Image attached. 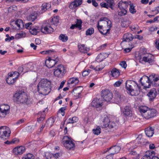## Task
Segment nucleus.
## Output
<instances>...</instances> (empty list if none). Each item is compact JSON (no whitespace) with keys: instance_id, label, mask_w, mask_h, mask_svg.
Returning a JSON list of instances; mask_svg holds the SVG:
<instances>
[{"instance_id":"nucleus-1","label":"nucleus","mask_w":159,"mask_h":159,"mask_svg":"<svg viewBox=\"0 0 159 159\" xmlns=\"http://www.w3.org/2000/svg\"><path fill=\"white\" fill-rule=\"evenodd\" d=\"M125 88L129 94L132 96H136L140 92V87L135 82L128 80L126 82Z\"/></svg>"},{"instance_id":"nucleus-2","label":"nucleus","mask_w":159,"mask_h":159,"mask_svg":"<svg viewBox=\"0 0 159 159\" xmlns=\"http://www.w3.org/2000/svg\"><path fill=\"white\" fill-rule=\"evenodd\" d=\"M51 89V82L47 79L41 80L38 85V92L43 95H47L50 92Z\"/></svg>"},{"instance_id":"nucleus-3","label":"nucleus","mask_w":159,"mask_h":159,"mask_svg":"<svg viewBox=\"0 0 159 159\" xmlns=\"http://www.w3.org/2000/svg\"><path fill=\"white\" fill-rule=\"evenodd\" d=\"M100 123L101 127L105 128L108 131L113 128H116L117 123L110 121L109 117L106 115H103L101 116Z\"/></svg>"},{"instance_id":"nucleus-4","label":"nucleus","mask_w":159,"mask_h":159,"mask_svg":"<svg viewBox=\"0 0 159 159\" xmlns=\"http://www.w3.org/2000/svg\"><path fill=\"white\" fill-rule=\"evenodd\" d=\"M13 100L18 103L28 104L30 103L26 93L22 91L17 92L14 95Z\"/></svg>"},{"instance_id":"nucleus-5","label":"nucleus","mask_w":159,"mask_h":159,"mask_svg":"<svg viewBox=\"0 0 159 159\" xmlns=\"http://www.w3.org/2000/svg\"><path fill=\"white\" fill-rule=\"evenodd\" d=\"M139 110L142 116L146 119H148L155 116L157 112L155 109H151L147 106H141Z\"/></svg>"},{"instance_id":"nucleus-6","label":"nucleus","mask_w":159,"mask_h":159,"mask_svg":"<svg viewBox=\"0 0 159 159\" xmlns=\"http://www.w3.org/2000/svg\"><path fill=\"white\" fill-rule=\"evenodd\" d=\"M66 72V69L64 66L61 64L58 65L54 69V75L58 77H61Z\"/></svg>"},{"instance_id":"nucleus-7","label":"nucleus","mask_w":159,"mask_h":159,"mask_svg":"<svg viewBox=\"0 0 159 159\" xmlns=\"http://www.w3.org/2000/svg\"><path fill=\"white\" fill-rule=\"evenodd\" d=\"M154 57L152 54L150 53L143 54L140 56V61H144L145 62H148L150 65H152L154 63Z\"/></svg>"},{"instance_id":"nucleus-8","label":"nucleus","mask_w":159,"mask_h":159,"mask_svg":"<svg viewBox=\"0 0 159 159\" xmlns=\"http://www.w3.org/2000/svg\"><path fill=\"white\" fill-rule=\"evenodd\" d=\"M62 143L64 146L67 149H73L74 148L75 143L72 142V139L67 136L63 137Z\"/></svg>"},{"instance_id":"nucleus-9","label":"nucleus","mask_w":159,"mask_h":159,"mask_svg":"<svg viewBox=\"0 0 159 159\" xmlns=\"http://www.w3.org/2000/svg\"><path fill=\"white\" fill-rule=\"evenodd\" d=\"M41 32L45 34H50L53 32L51 25L46 21H44L41 28Z\"/></svg>"},{"instance_id":"nucleus-10","label":"nucleus","mask_w":159,"mask_h":159,"mask_svg":"<svg viewBox=\"0 0 159 159\" xmlns=\"http://www.w3.org/2000/svg\"><path fill=\"white\" fill-rule=\"evenodd\" d=\"M2 133L1 135V139L2 140H5L8 139L10 136L11 134V131L9 127L6 126H1V133Z\"/></svg>"},{"instance_id":"nucleus-11","label":"nucleus","mask_w":159,"mask_h":159,"mask_svg":"<svg viewBox=\"0 0 159 159\" xmlns=\"http://www.w3.org/2000/svg\"><path fill=\"white\" fill-rule=\"evenodd\" d=\"M59 60L57 57L55 59H52L49 57L46 60L45 63L48 67L51 68L55 66H57L59 63Z\"/></svg>"},{"instance_id":"nucleus-12","label":"nucleus","mask_w":159,"mask_h":159,"mask_svg":"<svg viewBox=\"0 0 159 159\" xmlns=\"http://www.w3.org/2000/svg\"><path fill=\"white\" fill-rule=\"evenodd\" d=\"M101 95L104 100L107 101H110L113 97L112 93L108 89L103 90Z\"/></svg>"},{"instance_id":"nucleus-13","label":"nucleus","mask_w":159,"mask_h":159,"mask_svg":"<svg viewBox=\"0 0 159 159\" xmlns=\"http://www.w3.org/2000/svg\"><path fill=\"white\" fill-rule=\"evenodd\" d=\"M123 116L125 117H131L133 115L131 107L129 106H126L123 108L121 109Z\"/></svg>"},{"instance_id":"nucleus-14","label":"nucleus","mask_w":159,"mask_h":159,"mask_svg":"<svg viewBox=\"0 0 159 159\" xmlns=\"http://www.w3.org/2000/svg\"><path fill=\"white\" fill-rule=\"evenodd\" d=\"M10 106L7 104L1 105V117H4L10 112Z\"/></svg>"},{"instance_id":"nucleus-15","label":"nucleus","mask_w":159,"mask_h":159,"mask_svg":"<svg viewBox=\"0 0 159 159\" xmlns=\"http://www.w3.org/2000/svg\"><path fill=\"white\" fill-rule=\"evenodd\" d=\"M104 100L102 98H95L92 102L91 105L92 106L96 108H99L100 110L102 109V106Z\"/></svg>"},{"instance_id":"nucleus-16","label":"nucleus","mask_w":159,"mask_h":159,"mask_svg":"<svg viewBox=\"0 0 159 159\" xmlns=\"http://www.w3.org/2000/svg\"><path fill=\"white\" fill-rule=\"evenodd\" d=\"M25 148L24 146H17L13 148L12 152L16 155H21L25 152Z\"/></svg>"},{"instance_id":"nucleus-17","label":"nucleus","mask_w":159,"mask_h":159,"mask_svg":"<svg viewBox=\"0 0 159 159\" xmlns=\"http://www.w3.org/2000/svg\"><path fill=\"white\" fill-rule=\"evenodd\" d=\"M82 3V0H75L70 3L69 7L71 9L73 10L80 5Z\"/></svg>"},{"instance_id":"nucleus-18","label":"nucleus","mask_w":159,"mask_h":159,"mask_svg":"<svg viewBox=\"0 0 159 159\" xmlns=\"http://www.w3.org/2000/svg\"><path fill=\"white\" fill-rule=\"evenodd\" d=\"M51 7V5L50 4L47 3H43L41 7V9L39 10V13L40 14H43L47 10L50 9Z\"/></svg>"},{"instance_id":"nucleus-19","label":"nucleus","mask_w":159,"mask_h":159,"mask_svg":"<svg viewBox=\"0 0 159 159\" xmlns=\"http://www.w3.org/2000/svg\"><path fill=\"white\" fill-rule=\"evenodd\" d=\"M109 54L107 53L103 52L99 54L96 58V61L98 62H100L107 57Z\"/></svg>"},{"instance_id":"nucleus-20","label":"nucleus","mask_w":159,"mask_h":159,"mask_svg":"<svg viewBox=\"0 0 159 159\" xmlns=\"http://www.w3.org/2000/svg\"><path fill=\"white\" fill-rule=\"evenodd\" d=\"M37 13L34 11L27 17V20L30 21H34L37 17Z\"/></svg>"},{"instance_id":"nucleus-21","label":"nucleus","mask_w":159,"mask_h":159,"mask_svg":"<svg viewBox=\"0 0 159 159\" xmlns=\"http://www.w3.org/2000/svg\"><path fill=\"white\" fill-rule=\"evenodd\" d=\"M133 36L131 33H125L123 36V41L129 42L133 40Z\"/></svg>"},{"instance_id":"nucleus-22","label":"nucleus","mask_w":159,"mask_h":159,"mask_svg":"<svg viewBox=\"0 0 159 159\" xmlns=\"http://www.w3.org/2000/svg\"><path fill=\"white\" fill-rule=\"evenodd\" d=\"M154 129L151 127H148L145 129V132L147 136L148 137L152 136L154 134Z\"/></svg>"},{"instance_id":"nucleus-23","label":"nucleus","mask_w":159,"mask_h":159,"mask_svg":"<svg viewBox=\"0 0 159 159\" xmlns=\"http://www.w3.org/2000/svg\"><path fill=\"white\" fill-rule=\"evenodd\" d=\"M40 30H41V29H40L39 27L37 26L32 27L29 30L30 33L34 35H36L39 32Z\"/></svg>"},{"instance_id":"nucleus-24","label":"nucleus","mask_w":159,"mask_h":159,"mask_svg":"<svg viewBox=\"0 0 159 159\" xmlns=\"http://www.w3.org/2000/svg\"><path fill=\"white\" fill-rule=\"evenodd\" d=\"M57 16L52 17L48 20H46V21L48 22V23H49L51 25H55L57 24L59 22L58 20L57 19Z\"/></svg>"},{"instance_id":"nucleus-25","label":"nucleus","mask_w":159,"mask_h":159,"mask_svg":"<svg viewBox=\"0 0 159 159\" xmlns=\"http://www.w3.org/2000/svg\"><path fill=\"white\" fill-rule=\"evenodd\" d=\"M79 50L81 52L87 53L89 50V48L85 46L84 44H78Z\"/></svg>"},{"instance_id":"nucleus-26","label":"nucleus","mask_w":159,"mask_h":159,"mask_svg":"<svg viewBox=\"0 0 159 159\" xmlns=\"http://www.w3.org/2000/svg\"><path fill=\"white\" fill-rule=\"evenodd\" d=\"M37 118V121L39 123L42 122L44 119L45 118V115L44 114V111L42 112H39L38 113V117Z\"/></svg>"},{"instance_id":"nucleus-27","label":"nucleus","mask_w":159,"mask_h":159,"mask_svg":"<svg viewBox=\"0 0 159 159\" xmlns=\"http://www.w3.org/2000/svg\"><path fill=\"white\" fill-rule=\"evenodd\" d=\"M124 97L121 95L120 93L118 92H116L115 100L116 102H122L124 100Z\"/></svg>"},{"instance_id":"nucleus-28","label":"nucleus","mask_w":159,"mask_h":159,"mask_svg":"<svg viewBox=\"0 0 159 159\" xmlns=\"http://www.w3.org/2000/svg\"><path fill=\"white\" fill-rule=\"evenodd\" d=\"M156 93L157 91L156 89H152L150 90L148 94V95L151 99H153L156 97Z\"/></svg>"},{"instance_id":"nucleus-29","label":"nucleus","mask_w":159,"mask_h":159,"mask_svg":"<svg viewBox=\"0 0 159 159\" xmlns=\"http://www.w3.org/2000/svg\"><path fill=\"white\" fill-rule=\"evenodd\" d=\"M15 25L17 26L16 29L18 30H20L22 27L24 26L22 20L20 19H18L15 22Z\"/></svg>"},{"instance_id":"nucleus-30","label":"nucleus","mask_w":159,"mask_h":159,"mask_svg":"<svg viewBox=\"0 0 159 159\" xmlns=\"http://www.w3.org/2000/svg\"><path fill=\"white\" fill-rule=\"evenodd\" d=\"M121 148L120 147L117 146H114L110 148L109 149H107L109 150L111 149L112 151V152L114 154L117 153L120 151Z\"/></svg>"},{"instance_id":"nucleus-31","label":"nucleus","mask_w":159,"mask_h":159,"mask_svg":"<svg viewBox=\"0 0 159 159\" xmlns=\"http://www.w3.org/2000/svg\"><path fill=\"white\" fill-rule=\"evenodd\" d=\"M79 82V80L78 78H71L69 79L68 83L69 84H77Z\"/></svg>"},{"instance_id":"nucleus-32","label":"nucleus","mask_w":159,"mask_h":159,"mask_svg":"<svg viewBox=\"0 0 159 159\" xmlns=\"http://www.w3.org/2000/svg\"><path fill=\"white\" fill-rule=\"evenodd\" d=\"M128 4L129 5V10L130 12L132 14L135 13L136 12V10L135 8V6L130 2H128Z\"/></svg>"},{"instance_id":"nucleus-33","label":"nucleus","mask_w":159,"mask_h":159,"mask_svg":"<svg viewBox=\"0 0 159 159\" xmlns=\"http://www.w3.org/2000/svg\"><path fill=\"white\" fill-rule=\"evenodd\" d=\"M106 2V4L108 6V8H110L111 9L113 10V7L115 5L114 1V0H105Z\"/></svg>"},{"instance_id":"nucleus-34","label":"nucleus","mask_w":159,"mask_h":159,"mask_svg":"<svg viewBox=\"0 0 159 159\" xmlns=\"http://www.w3.org/2000/svg\"><path fill=\"white\" fill-rule=\"evenodd\" d=\"M8 75L9 76L12 77L16 80L20 75H19V73H18L17 71L12 72L11 73H9Z\"/></svg>"},{"instance_id":"nucleus-35","label":"nucleus","mask_w":159,"mask_h":159,"mask_svg":"<svg viewBox=\"0 0 159 159\" xmlns=\"http://www.w3.org/2000/svg\"><path fill=\"white\" fill-rule=\"evenodd\" d=\"M111 74L112 76L115 78H116L120 75V72L117 69L115 68L111 70Z\"/></svg>"},{"instance_id":"nucleus-36","label":"nucleus","mask_w":159,"mask_h":159,"mask_svg":"<svg viewBox=\"0 0 159 159\" xmlns=\"http://www.w3.org/2000/svg\"><path fill=\"white\" fill-rule=\"evenodd\" d=\"M150 76L148 77L146 75H143L140 80V81L142 85L146 84L145 81H149Z\"/></svg>"},{"instance_id":"nucleus-37","label":"nucleus","mask_w":159,"mask_h":159,"mask_svg":"<svg viewBox=\"0 0 159 159\" xmlns=\"http://www.w3.org/2000/svg\"><path fill=\"white\" fill-rule=\"evenodd\" d=\"M19 140L18 138H15L13 139L11 141H9L8 140H7L5 142L3 141L4 143L6 144H13L18 143Z\"/></svg>"},{"instance_id":"nucleus-38","label":"nucleus","mask_w":159,"mask_h":159,"mask_svg":"<svg viewBox=\"0 0 159 159\" xmlns=\"http://www.w3.org/2000/svg\"><path fill=\"white\" fill-rule=\"evenodd\" d=\"M97 27L98 29L99 32L102 34L103 35H106L107 34V33L109 31V29H107L106 32H104V30H103L102 31V26L101 25H99V23L98 22Z\"/></svg>"},{"instance_id":"nucleus-39","label":"nucleus","mask_w":159,"mask_h":159,"mask_svg":"<svg viewBox=\"0 0 159 159\" xmlns=\"http://www.w3.org/2000/svg\"><path fill=\"white\" fill-rule=\"evenodd\" d=\"M16 80L14 79L12 77H10L8 76V77L7 78L6 82L7 84H13Z\"/></svg>"},{"instance_id":"nucleus-40","label":"nucleus","mask_w":159,"mask_h":159,"mask_svg":"<svg viewBox=\"0 0 159 159\" xmlns=\"http://www.w3.org/2000/svg\"><path fill=\"white\" fill-rule=\"evenodd\" d=\"M59 39L63 42H66L67 41L68 37L66 34H61L59 36Z\"/></svg>"},{"instance_id":"nucleus-41","label":"nucleus","mask_w":159,"mask_h":159,"mask_svg":"<svg viewBox=\"0 0 159 159\" xmlns=\"http://www.w3.org/2000/svg\"><path fill=\"white\" fill-rule=\"evenodd\" d=\"M78 120V118L77 117L75 116L72 118H70L68 120L67 123H74L76 122Z\"/></svg>"},{"instance_id":"nucleus-42","label":"nucleus","mask_w":159,"mask_h":159,"mask_svg":"<svg viewBox=\"0 0 159 159\" xmlns=\"http://www.w3.org/2000/svg\"><path fill=\"white\" fill-rule=\"evenodd\" d=\"M153 81L152 80V79H151V78H149V81H145V84H146L143 85V86L144 87L146 88H149L151 84L152 83Z\"/></svg>"},{"instance_id":"nucleus-43","label":"nucleus","mask_w":159,"mask_h":159,"mask_svg":"<svg viewBox=\"0 0 159 159\" xmlns=\"http://www.w3.org/2000/svg\"><path fill=\"white\" fill-rule=\"evenodd\" d=\"M80 87H77V88L74 89L73 90V93L76 95H80V94L82 90L80 89Z\"/></svg>"},{"instance_id":"nucleus-44","label":"nucleus","mask_w":159,"mask_h":159,"mask_svg":"<svg viewBox=\"0 0 159 159\" xmlns=\"http://www.w3.org/2000/svg\"><path fill=\"white\" fill-rule=\"evenodd\" d=\"M128 2H122L120 1L119 2V6L120 5H122V9H125V8H127L128 7V5L129 4H128Z\"/></svg>"},{"instance_id":"nucleus-45","label":"nucleus","mask_w":159,"mask_h":159,"mask_svg":"<svg viewBox=\"0 0 159 159\" xmlns=\"http://www.w3.org/2000/svg\"><path fill=\"white\" fill-rule=\"evenodd\" d=\"M93 132L96 135H98L101 133V128L99 126H97L95 129H93Z\"/></svg>"},{"instance_id":"nucleus-46","label":"nucleus","mask_w":159,"mask_h":159,"mask_svg":"<svg viewBox=\"0 0 159 159\" xmlns=\"http://www.w3.org/2000/svg\"><path fill=\"white\" fill-rule=\"evenodd\" d=\"M94 32V29L93 28H90L87 30L86 32V35H91Z\"/></svg>"},{"instance_id":"nucleus-47","label":"nucleus","mask_w":159,"mask_h":159,"mask_svg":"<svg viewBox=\"0 0 159 159\" xmlns=\"http://www.w3.org/2000/svg\"><path fill=\"white\" fill-rule=\"evenodd\" d=\"M120 11L118 12V15L120 16H124L127 13V11L125 9H120Z\"/></svg>"},{"instance_id":"nucleus-48","label":"nucleus","mask_w":159,"mask_h":159,"mask_svg":"<svg viewBox=\"0 0 159 159\" xmlns=\"http://www.w3.org/2000/svg\"><path fill=\"white\" fill-rule=\"evenodd\" d=\"M34 156L32 154L29 153L23 157V159H34Z\"/></svg>"},{"instance_id":"nucleus-49","label":"nucleus","mask_w":159,"mask_h":159,"mask_svg":"<svg viewBox=\"0 0 159 159\" xmlns=\"http://www.w3.org/2000/svg\"><path fill=\"white\" fill-rule=\"evenodd\" d=\"M136 140H137L138 143L139 144L142 145L144 144L145 143L144 139L143 138L139 137L137 138Z\"/></svg>"},{"instance_id":"nucleus-50","label":"nucleus","mask_w":159,"mask_h":159,"mask_svg":"<svg viewBox=\"0 0 159 159\" xmlns=\"http://www.w3.org/2000/svg\"><path fill=\"white\" fill-rule=\"evenodd\" d=\"M123 80H120L116 82L114 84V86L115 87H118L120 86L123 82Z\"/></svg>"},{"instance_id":"nucleus-51","label":"nucleus","mask_w":159,"mask_h":159,"mask_svg":"<svg viewBox=\"0 0 159 159\" xmlns=\"http://www.w3.org/2000/svg\"><path fill=\"white\" fill-rule=\"evenodd\" d=\"M82 21L80 20L77 19L76 24L78 25V28L79 30H80L81 29V26Z\"/></svg>"},{"instance_id":"nucleus-52","label":"nucleus","mask_w":159,"mask_h":159,"mask_svg":"<svg viewBox=\"0 0 159 159\" xmlns=\"http://www.w3.org/2000/svg\"><path fill=\"white\" fill-rule=\"evenodd\" d=\"M17 7L15 5L11 6L8 8V11L9 12H13L16 10Z\"/></svg>"},{"instance_id":"nucleus-53","label":"nucleus","mask_w":159,"mask_h":159,"mask_svg":"<svg viewBox=\"0 0 159 159\" xmlns=\"http://www.w3.org/2000/svg\"><path fill=\"white\" fill-rule=\"evenodd\" d=\"M150 77L151 79H152L153 80L154 82L157 81L159 80V76H156V75H155L154 76L152 75L150 76Z\"/></svg>"},{"instance_id":"nucleus-54","label":"nucleus","mask_w":159,"mask_h":159,"mask_svg":"<svg viewBox=\"0 0 159 159\" xmlns=\"http://www.w3.org/2000/svg\"><path fill=\"white\" fill-rule=\"evenodd\" d=\"M152 157V154L149 153L148 154H146L144 155L141 159H150Z\"/></svg>"},{"instance_id":"nucleus-55","label":"nucleus","mask_w":159,"mask_h":159,"mask_svg":"<svg viewBox=\"0 0 159 159\" xmlns=\"http://www.w3.org/2000/svg\"><path fill=\"white\" fill-rule=\"evenodd\" d=\"M120 66L123 68L125 69L127 66V64L125 61H123L120 62Z\"/></svg>"},{"instance_id":"nucleus-56","label":"nucleus","mask_w":159,"mask_h":159,"mask_svg":"<svg viewBox=\"0 0 159 159\" xmlns=\"http://www.w3.org/2000/svg\"><path fill=\"white\" fill-rule=\"evenodd\" d=\"M100 5L102 7H104L107 9L108 8L107 4H106V2H102L100 3Z\"/></svg>"},{"instance_id":"nucleus-57","label":"nucleus","mask_w":159,"mask_h":159,"mask_svg":"<svg viewBox=\"0 0 159 159\" xmlns=\"http://www.w3.org/2000/svg\"><path fill=\"white\" fill-rule=\"evenodd\" d=\"M91 70H84L82 73V75L84 76H85L88 75L90 72Z\"/></svg>"},{"instance_id":"nucleus-58","label":"nucleus","mask_w":159,"mask_h":159,"mask_svg":"<svg viewBox=\"0 0 159 159\" xmlns=\"http://www.w3.org/2000/svg\"><path fill=\"white\" fill-rule=\"evenodd\" d=\"M60 154L59 153H56L52 155V157H50V159H52V158H54L55 157L56 158H57L60 157Z\"/></svg>"},{"instance_id":"nucleus-59","label":"nucleus","mask_w":159,"mask_h":159,"mask_svg":"<svg viewBox=\"0 0 159 159\" xmlns=\"http://www.w3.org/2000/svg\"><path fill=\"white\" fill-rule=\"evenodd\" d=\"M32 25V23L31 22L26 23L25 25L26 28V29H30L31 27H32L31 26Z\"/></svg>"},{"instance_id":"nucleus-60","label":"nucleus","mask_w":159,"mask_h":159,"mask_svg":"<svg viewBox=\"0 0 159 159\" xmlns=\"http://www.w3.org/2000/svg\"><path fill=\"white\" fill-rule=\"evenodd\" d=\"M155 47L157 49L159 50V39H157L156 40Z\"/></svg>"},{"instance_id":"nucleus-61","label":"nucleus","mask_w":159,"mask_h":159,"mask_svg":"<svg viewBox=\"0 0 159 159\" xmlns=\"http://www.w3.org/2000/svg\"><path fill=\"white\" fill-rule=\"evenodd\" d=\"M138 26L137 25L132 26L131 27V30L133 31H135L138 29Z\"/></svg>"},{"instance_id":"nucleus-62","label":"nucleus","mask_w":159,"mask_h":159,"mask_svg":"<svg viewBox=\"0 0 159 159\" xmlns=\"http://www.w3.org/2000/svg\"><path fill=\"white\" fill-rule=\"evenodd\" d=\"M52 50H49L48 51H43L41 52H40V53L43 54H49L50 52H52Z\"/></svg>"},{"instance_id":"nucleus-63","label":"nucleus","mask_w":159,"mask_h":159,"mask_svg":"<svg viewBox=\"0 0 159 159\" xmlns=\"http://www.w3.org/2000/svg\"><path fill=\"white\" fill-rule=\"evenodd\" d=\"M114 155L112 152L106 156L107 159H112L113 158V156Z\"/></svg>"},{"instance_id":"nucleus-64","label":"nucleus","mask_w":159,"mask_h":159,"mask_svg":"<svg viewBox=\"0 0 159 159\" xmlns=\"http://www.w3.org/2000/svg\"><path fill=\"white\" fill-rule=\"evenodd\" d=\"M65 109L66 108L65 107H62L59 110V111L62 113V116H64L65 115L64 111Z\"/></svg>"}]
</instances>
